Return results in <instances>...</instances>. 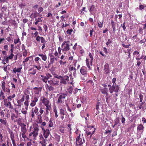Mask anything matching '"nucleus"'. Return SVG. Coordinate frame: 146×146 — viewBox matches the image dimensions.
Returning a JSON list of instances; mask_svg holds the SVG:
<instances>
[{"label": "nucleus", "mask_w": 146, "mask_h": 146, "mask_svg": "<svg viewBox=\"0 0 146 146\" xmlns=\"http://www.w3.org/2000/svg\"><path fill=\"white\" fill-rule=\"evenodd\" d=\"M146 41V39L145 38H144L142 40H140L139 43L141 44H142L143 43H145Z\"/></svg>", "instance_id": "obj_64"}, {"label": "nucleus", "mask_w": 146, "mask_h": 146, "mask_svg": "<svg viewBox=\"0 0 146 146\" xmlns=\"http://www.w3.org/2000/svg\"><path fill=\"white\" fill-rule=\"evenodd\" d=\"M38 56L40 57L44 61H46L47 60V56L45 53L38 54Z\"/></svg>", "instance_id": "obj_20"}, {"label": "nucleus", "mask_w": 146, "mask_h": 146, "mask_svg": "<svg viewBox=\"0 0 146 146\" xmlns=\"http://www.w3.org/2000/svg\"><path fill=\"white\" fill-rule=\"evenodd\" d=\"M5 111V110H3L1 111L0 112V116H1V117H4V115L5 114L4 111Z\"/></svg>", "instance_id": "obj_44"}, {"label": "nucleus", "mask_w": 146, "mask_h": 146, "mask_svg": "<svg viewBox=\"0 0 146 146\" xmlns=\"http://www.w3.org/2000/svg\"><path fill=\"white\" fill-rule=\"evenodd\" d=\"M81 74L84 77H87L88 74V71L86 67L82 66L80 69Z\"/></svg>", "instance_id": "obj_7"}, {"label": "nucleus", "mask_w": 146, "mask_h": 146, "mask_svg": "<svg viewBox=\"0 0 146 146\" xmlns=\"http://www.w3.org/2000/svg\"><path fill=\"white\" fill-rule=\"evenodd\" d=\"M42 16V15H40V14L37 12V11L35 12L34 13H33L31 15V17L32 18H35L39 16L41 17Z\"/></svg>", "instance_id": "obj_18"}, {"label": "nucleus", "mask_w": 146, "mask_h": 146, "mask_svg": "<svg viewBox=\"0 0 146 146\" xmlns=\"http://www.w3.org/2000/svg\"><path fill=\"white\" fill-rule=\"evenodd\" d=\"M69 70L70 71H74V72L73 73V75L74 76L76 74V68L74 67L73 66H70L69 67Z\"/></svg>", "instance_id": "obj_24"}, {"label": "nucleus", "mask_w": 146, "mask_h": 146, "mask_svg": "<svg viewBox=\"0 0 146 146\" xmlns=\"http://www.w3.org/2000/svg\"><path fill=\"white\" fill-rule=\"evenodd\" d=\"M17 117L18 116L16 115L15 114H12L11 117V119L14 122H15L17 121Z\"/></svg>", "instance_id": "obj_22"}, {"label": "nucleus", "mask_w": 146, "mask_h": 146, "mask_svg": "<svg viewBox=\"0 0 146 146\" xmlns=\"http://www.w3.org/2000/svg\"><path fill=\"white\" fill-rule=\"evenodd\" d=\"M69 40L64 41L61 45V50L64 52V53L66 54L64 52H67L70 49V45Z\"/></svg>", "instance_id": "obj_2"}, {"label": "nucleus", "mask_w": 146, "mask_h": 146, "mask_svg": "<svg viewBox=\"0 0 146 146\" xmlns=\"http://www.w3.org/2000/svg\"><path fill=\"white\" fill-rule=\"evenodd\" d=\"M86 65L88 68V70H91L92 68H91L90 66L89 65L90 61L88 59H86Z\"/></svg>", "instance_id": "obj_32"}, {"label": "nucleus", "mask_w": 146, "mask_h": 146, "mask_svg": "<svg viewBox=\"0 0 146 146\" xmlns=\"http://www.w3.org/2000/svg\"><path fill=\"white\" fill-rule=\"evenodd\" d=\"M24 105L25 106V109L26 110L28 109V107L29 105V102L28 101H25L24 103Z\"/></svg>", "instance_id": "obj_39"}, {"label": "nucleus", "mask_w": 146, "mask_h": 146, "mask_svg": "<svg viewBox=\"0 0 146 146\" xmlns=\"http://www.w3.org/2000/svg\"><path fill=\"white\" fill-rule=\"evenodd\" d=\"M110 92L111 93H112L113 92H117L119 89V87L118 85L113 84L111 86L110 84L108 85Z\"/></svg>", "instance_id": "obj_3"}, {"label": "nucleus", "mask_w": 146, "mask_h": 146, "mask_svg": "<svg viewBox=\"0 0 146 146\" xmlns=\"http://www.w3.org/2000/svg\"><path fill=\"white\" fill-rule=\"evenodd\" d=\"M15 94H13L12 96H10L7 97V99L8 100H12V99L15 97Z\"/></svg>", "instance_id": "obj_40"}, {"label": "nucleus", "mask_w": 146, "mask_h": 146, "mask_svg": "<svg viewBox=\"0 0 146 146\" xmlns=\"http://www.w3.org/2000/svg\"><path fill=\"white\" fill-rule=\"evenodd\" d=\"M67 90L68 93L70 94H72V92L73 88L72 86L69 87L68 89Z\"/></svg>", "instance_id": "obj_43"}, {"label": "nucleus", "mask_w": 146, "mask_h": 146, "mask_svg": "<svg viewBox=\"0 0 146 146\" xmlns=\"http://www.w3.org/2000/svg\"><path fill=\"white\" fill-rule=\"evenodd\" d=\"M41 77L42 78L41 80L44 82L46 83L48 80L50 78L52 77V75L49 73L46 74V76L41 75Z\"/></svg>", "instance_id": "obj_8"}, {"label": "nucleus", "mask_w": 146, "mask_h": 146, "mask_svg": "<svg viewBox=\"0 0 146 146\" xmlns=\"http://www.w3.org/2000/svg\"><path fill=\"white\" fill-rule=\"evenodd\" d=\"M89 56L91 58L90 59V64L92 65V62L93 59V56L92 55V54L91 53L89 52Z\"/></svg>", "instance_id": "obj_37"}, {"label": "nucleus", "mask_w": 146, "mask_h": 146, "mask_svg": "<svg viewBox=\"0 0 146 146\" xmlns=\"http://www.w3.org/2000/svg\"><path fill=\"white\" fill-rule=\"evenodd\" d=\"M27 146H37V143L36 142L32 140V139H29L27 138Z\"/></svg>", "instance_id": "obj_10"}, {"label": "nucleus", "mask_w": 146, "mask_h": 146, "mask_svg": "<svg viewBox=\"0 0 146 146\" xmlns=\"http://www.w3.org/2000/svg\"><path fill=\"white\" fill-rule=\"evenodd\" d=\"M42 129L43 132V135L45 138L46 139L50 133V131L47 129H45L44 128H42Z\"/></svg>", "instance_id": "obj_14"}, {"label": "nucleus", "mask_w": 146, "mask_h": 146, "mask_svg": "<svg viewBox=\"0 0 146 146\" xmlns=\"http://www.w3.org/2000/svg\"><path fill=\"white\" fill-rule=\"evenodd\" d=\"M43 10V9L41 7H40L38 10V11L39 13H41V12Z\"/></svg>", "instance_id": "obj_61"}, {"label": "nucleus", "mask_w": 146, "mask_h": 146, "mask_svg": "<svg viewBox=\"0 0 146 146\" xmlns=\"http://www.w3.org/2000/svg\"><path fill=\"white\" fill-rule=\"evenodd\" d=\"M30 58V56L27 57L23 61V64L24 65H25V64L26 62H27L29 61Z\"/></svg>", "instance_id": "obj_46"}, {"label": "nucleus", "mask_w": 146, "mask_h": 146, "mask_svg": "<svg viewBox=\"0 0 146 146\" xmlns=\"http://www.w3.org/2000/svg\"><path fill=\"white\" fill-rule=\"evenodd\" d=\"M23 51V56L25 57L27 56V50H25Z\"/></svg>", "instance_id": "obj_49"}, {"label": "nucleus", "mask_w": 146, "mask_h": 146, "mask_svg": "<svg viewBox=\"0 0 146 146\" xmlns=\"http://www.w3.org/2000/svg\"><path fill=\"white\" fill-rule=\"evenodd\" d=\"M60 113L61 115H64L65 114V110L62 108L60 110Z\"/></svg>", "instance_id": "obj_45"}, {"label": "nucleus", "mask_w": 146, "mask_h": 146, "mask_svg": "<svg viewBox=\"0 0 146 146\" xmlns=\"http://www.w3.org/2000/svg\"><path fill=\"white\" fill-rule=\"evenodd\" d=\"M137 60V66L138 67L141 64V62H142V60L141 61L140 60Z\"/></svg>", "instance_id": "obj_48"}, {"label": "nucleus", "mask_w": 146, "mask_h": 146, "mask_svg": "<svg viewBox=\"0 0 146 146\" xmlns=\"http://www.w3.org/2000/svg\"><path fill=\"white\" fill-rule=\"evenodd\" d=\"M101 91L103 94H107L108 90L107 88H104L101 89Z\"/></svg>", "instance_id": "obj_27"}, {"label": "nucleus", "mask_w": 146, "mask_h": 146, "mask_svg": "<svg viewBox=\"0 0 146 146\" xmlns=\"http://www.w3.org/2000/svg\"><path fill=\"white\" fill-rule=\"evenodd\" d=\"M73 29H68L66 31V33H67L68 35H70L72 33L73 31Z\"/></svg>", "instance_id": "obj_38"}, {"label": "nucleus", "mask_w": 146, "mask_h": 146, "mask_svg": "<svg viewBox=\"0 0 146 146\" xmlns=\"http://www.w3.org/2000/svg\"><path fill=\"white\" fill-rule=\"evenodd\" d=\"M38 98L39 96L36 95H35L32 98L31 102L30 104V106L31 107H33L35 105L36 103L38 101Z\"/></svg>", "instance_id": "obj_9"}, {"label": "nucleus", "mask_w": 146, "mask_h": 146, "mask_svg": "<svg viewBox=\"0 0 146 146\" xmlns=\"http://www.w3.org/2000/svg\"><path fill=\"white\" fill-rule=\"evenodd\" d=\"M0 121L4 127H8V123L6 120L3 119L1 118L0 119Z\"/></svg>", "instance_id": "obj_19"}, {"label": "nucleus", "mask_w": 146, "mask_h": 146, "mask_svg": "<svg viewBox=\"0 0 146 146\" xmlns=\"http://www.w3.org/2000/svg\"><path fill=\"white\" fill-rule=\"evenodd\" d=\"M146 7V5H140L139 6V9L140 10H142L145 7Z\"/></svg>", "instance_id": "obj_50"}, {"label": "nucleus", "mask_w": 146, "mask_h": 146, "mask_svg": "<svg viewBox=\"0 0 146 146\" xmlns=\"http://www.w3.org/2000/svg\"><path fill=\"white\" fill-rule=\"evenodd\" d=\"M40 40L41 42L42 43H45L46 42L44 38L42 36Z\"/></svg>", "instance_id": "obj_55"}, {"label": "nucleus", "mask_w": 146, "mask_h": 146, "mask_svg": "<svg viewBox=\"0 0 146 146\" xmlns=\"http://www.w3.org/2000/svg\"><path fill=\"white\" fill-rule=\"evenodd\" d=\"M53 111L54 113L55 117L56 118H57L58 117V115L57 111L56 108H54Z\"/></svg>", "instance_id": "obj_42"}, {"label": "nucleus", "mask_w": 146, "mask_h": 146, "mask_svg": "<svg viewBox=\"0 0 146 146\" xmlns=\"http://www.w3.org/2000/svg\"><path fill=\"white\" fill-rule=\"evenodd\" d=\"M4 100V104L5 105L7 104L9 101V100H8L7 99L5 98L3 100Z\"/></svg>", "instance_id": "obj_62"}, {"label": "nucleus", "mask_w": 146, "mask_h": 146, "mask_svg": "<svg viewBox=\"0 0 146 146\" xmlns=\"http://www.w3.org/2000/svg\"><path fill=\"white\" fill-rule=\"evenodd\" d=\"M7 58V55H5L3 58V60H2V63L4 64H6V63H8L9 62H7L6 61Z\"/></svg>", "instance_id": "obj_29"}, {"label": "nucleus", "mask_w": 146, "mask_h": 146, "mask_svg": "<svg viewBox=\"0 0 146 146\" xmlns=\"http://www.w3.org/2000/svg\"><path fill=\"white\" fill-rule=\"evenodd\" d=\"M43 27L44 29L45 32L46 33V31H47L48 30V26L47 25L44 24L43 25Z\"/></svg>", "instance_id": "obj_57"}, {"label": "nucleus", "mask_w": 146, "mask_h": 146, "mask_svg": "<svg viewBox=\"0 0 146 146\" xmlns=\"http://www.w3.org/2000/svg\"><path fill=\"white\" fill-rule=\"evenodd\" d=\"M40 113L39 115H38V116H40L44 112V110L42 108H40L39 111Z\"/></svg>", "instance_id": "obj_54"}, {"label": "nucleus", "mask_w": 146, "mask_h": 146, "mask_svg": "<svg viewBox=\"0 0 146 146\" xmlns=\"http://www.w3.org/2000/svg\"><path fill=\"white\" fill-rule=\"evenodd\" d=\"M83 139V141L81 138L80 135L79 134V135L76 138V142L77 146H82V144L84 142V140Z\"/></svg>", "instance_id": "obj_5"}, {"label": "nucleus", "mask_w": 146, "mask_h": 146, "mask_svg": "<svg viewBox=\"0 0 146 146\" xmlns=\"http://www.w3.org/2000/svg\"><path fill=\"white\" fill-rule=\"evenodd\" d=\"M21 113L25 115V117H26V114L27 113V111L26 110L23 109L21 110Z\"/></svg>", "instance_id": "obj_51"}, {"label": "nucleus", "mask_w": 146, "mask_h": 146, "mask_svg": "<svg viewBox=\"0 0 146 146\" xmlns=\"http://www.w3.org/2000/svg\"><path fill=\"white\" fill-rule=\"evenodd\" d=\"M8 103L9 105V108L12 110L13 109V107L11 105V103L10 101L8 102Z\"/></svg>", "instance_id": "obj_58"}, {"label": "nucleus", "mask_w": 146, "mask_h": 146, "mask_svg": "<svg viewBox=\"0 0 146 146\" xmlns=\"http://www.w3.org/2000/svg\"><path fill=\"white\" fill-rule=\"evenodd\" d=\"M14 43L16 44H17L18 42H19L21 43V42L20 41V39L19 38H18L17 39H14Z\"/></svg>", "instance_id": "obj_53"}, {"label": "nucleus", "mask_w": 146, "mask_h": 146, "mask_svg": "<svg viewBox=\"0 0 146 146\" xmlns=\"http://www.w3.org/2000/svg\"><path fill=\"white\" fill-rule=\"evenodd\" d=\"M67 96V94L64 92L60 93L57 94L56 96V104L61 106L63 105Z\"/></svg>", "instance_id": "obj_1"}, {"label": "nucleus", "mask_w": 146, "mask_h": 146, "mask_svg": "<svg viewBox=\"0 0 146 146\" xmlns=\"http://www.w3.org/2000/svg\"><path fill=\"white\" fill-rule=\"evenodd\" d=\"M33 70V72H30L29 73L30 74L34 75L36 74V69H34L33 68H32L29 70Z\"/></svg>", "instance_id": "obj_35"}, {"label": "nucleus", "mask_w": 146, "mask_h": 146, "mask_svg": "<svg viewBox=\"0 0 146 146\" xmlns=\"http://www.w3.org/2000/svg\"><path fill=\"white\" fill-rule=\"evenodd\" d=\"M103 21H102V22H100V21H98V27L100 28H101L103 26Z\"/></svg>", "instance_id": "obj_36"}, {"label": "nucleus", "mask_w": 146, "mask_h": 146, "mask_svg": "<svg viewBox=\"0 0 146 146\" xmlns=\"http://www.w3.org/2000/svg\"><path fill=\"white\" fill-rule=\"evenodd\" d=\"M50 56V64H53L55 62V57L52 54L49 55Z\"/></svg>", "instance_id": "obj_23"}, {"label": "nucleus", "mask_w": 146, "mask_h": 146, "mask_svg": "<svg viewBox=\"0 0 146 146\" xmlns=\"http://www.w3.org/2000/svg\"><path fill=\"white\" fill-rule=\"evenodd\" d=\"M112 40L110 39H108V41L106 43V44L107 46H108L109 44H111L112 43Z\"/></svg>", "instance_id": "obj_56"}, {"label": "nucleus", "mask_w": 146, "mask_h": 146, "mask_svg": "<svg viewBox=\"0 0 146 146\" xmlns=\"http://www.w3.org/2000/svg\"><path fill=\"white\" fill-rule=\"evenodd\" d=\"M103 70L104 74H107L110 73V70L109 68V65L108 63L105 64Z\"/></svg>", "instance_id": "obj_13"}, {"label": "nucleus", "mask_w": 146, "mask_h": 146, "mask_svg": "<svg viewBox=\"0 0 146 146\" xmlns=\"http://www.w3.org/2000/svg\"><path fill=\"white\" fill-rule=\"evenodd\" d=\"M38 109L36 106L34 108H32L31 110V111H33L36 115H38Z\"/></svg>", "instance_id": "obj_26"}, {"label": "nucleus", "mask_w": 146, "mask_h": 146, "mask_svg": "<svg viewBox=\"0 0 146 146\" xmlns=\"http://www.w3.org/2000/svg\"><path fill=\"white\" fill-rule=\"evenodd\" d=\"M95 9V6L94 5H92L90 9H89V11L90 12L93 11Z\"/></svg>", "instance_id": "obj_52"}, {"label": "nucleus", "mask_w": 146, "mask_h": 146, "mask_svg": "<svg viewBox=\"0 0 146 146\" xmlns=\"http://www.w3.org/2000/svg\"><path fill=\"white\" fill-rule=\"evenodd\" d=\"M48 82L49 85L53 86H57L59 85V81L57 79L52 78V80L48 81Z\"/></svg>", "instance_id": "obj_6"}, {"label": "nucleus", "mask_w": 146, "mask_h": 146, "mask_svg": "<svg viewBox=\"0 0 146 146\" xmlns=\"http://www.w3.org/2000/svg\"><path fill=\"white\" fill-rule=\"evenodd\" d=\"M111 24L113 29V31L114 33L116 30V28L117 23H115L113 20H111Z\"/></svg>", "instance_id": "obj_21"}, {"label": "nucleus", "mask_w": 146, "mask_h": 146, "mask_svg": "<svg viewBox=\"0 0 146 146\" xmlns=\"http://www.w3.org/2000/svg\"><path fill=\"white\" fill-rule=\"evenodd\" d=\"M33 90H34V94L35 95L39 94L42 90V87H35L33 88Z\"/></svg>", "instance_id": "obj_15"}, {"label": "nucleus", "mask_w": 146, "mask_h": 146, "mask_svg": "<svg viewBox=\"0 0 146 146\" xmlns=\"http://www.w3.org/2000/svg\"><path fill=\"white\" fill-rule=\"evenodd\" d=\"M141 103H139V105L137 106V108H138V110H140L142 108V106L145 103V102H140Z\"/></svg>", "instance_id": "obj_34"}, {"label": "nucleus", "mask_w": 146, "mask_h": 146, "mask_svg": "<svg viewBox=\"0 0 146 146\" xmlns=\"http://www.w3.org/2000/svg\"><path fill=\"white\" fill-rule=\"evenodd\" d=\"M48 126L50 127H52L53 126V122L52 119L51 118L48 123Z\"/></svg>", "instance_id": "obj_31"}, {"label": "nucleus", "mask_w": 146, "mask_h": 146, "mask_svg": "<svg viewBox=\"0 0 146 146\" xmlns=\"http://www.w3.org/2000/svg\"><path fill=\"white\" fill-rule=\"evenodd\" d=\"M51 109V107L50 105L46 106L45 108V110L44 113V114L45 115H48L49 111H50Z\"/></svg>", "instance_id": "obj_17"}, {"label": "nucleus", "mask_w": 146, "mask_h": 146, "mask_svg": "<svg viewBox=\"0 0 146 146\" xmlns=\"http://www.w3.org/2000/svg\"><path fill=\"white\" fill-rule=\"evenodd\" d=\"M28 92L29 90H26L25 91V92H24L25 94L26 95V96H25V100L26 101H29V94H27L26 93V92Z\"/></svg>", "instance_id": "obj_33"}, {"label": "nucleus", "mask_w": 146, "mask_h": 146, "mask_svg": "<svg viewBox=\"0 0 146 146\" xmlns=\"http://www.w3.org/2000/svg\"><path fill=\"white\" fill-rule=\"evenodd\" d=\"M5 94L2 90H1L0 93V100H3L5 99Z\"/></svg>", "instance_id": "obj_28"}, {"label": "nucleus", "mask_w": 146, "mask_h": 146, "mask_svg": "<svg viewBox=\"0 0 146 146\" xmlns=\"http://www.w3.org/2000/svg\"><path fill=\"white\" fill-rule=\"evenodd\" d=\"M39 137L40 141L39 143L41 144V146H46V139H44L42 135H40Z\"/></svg>", "instance_id": "obj_11"}, {"label": "nucleus", "mask_w": 146, "mask_h": 146, "mask_svg": "<svg viewBox=\"0 0 146 146\" xmlns=\"http://www.w3.org/2000/svg\"><path fill=\"white\" fill-rule=\"evenodd\" d=\"M35 20L36 21V22H35V25H37L39 22H42V20L40 18H35Z\"/></svg>", "instance_id": "obj_30"}, {"label": "nucleus", "mask_w": 146, "mask_h": 146, "mask_svg": "<svg viewBox=\"0 0 146 146\" xmlns=\"http://www.w3.org/2000/svg\"><path fill=\"white\" fill-rule=\"evenodd\" d=\"M42 102L45 106L50 105L49 104L50 103V101L48 99L45 97L43 98Z\"/></svg>", "instance_id": "obj_16"}, {"label": "nucleus", "mask_w": 146, "mask_h": 146, "mask_svg": "<svg viewBox=\"0 0 146 146\" xmlns=\"http://www.w3.org/2000/svg\"><path fill=\"white\" fill-rule=\"evenodd\" d=\"M69 77L68 76L65 75L63 76L61 80L60 81V83L65 85H66L67 82L69 81Z\"/></svg>", "instance_id": "obj_12"}, {"label": "nucleus", "mask_w": 146, "mask_h": 146, "mask_svg": "<svg viewBox=\"0 0 146 146\" xmlns=\"http://www.w3.org/2000/svg\"><path fill=\"white\" fill-rule=\"evenodd\" d=\"M59 63L60 65H64L66 63V61H63L62 60L59 61Z\"/></svg>", "instance_id": "obj_59"}, {"label": "nucleus", "mask_w": 146, "mask_h": 146, "mask_svg": "<svg viewBox=\"0 0 146 146\" xmlns=\"http://www.w3.org/2000/svg\"><path fill=\"white\" fill-rule=\"evenodd\" d=\"M52 86H53L48 85L47 84H46V88L49 91H53L54 90V88Z\"/></svg>", "instance_id": "obj_25"}, {"label": "nucleus", "mask_w": 146, "mask_h": 146, "mask_svg": "<svg viewBox=\"0 0 146 146\" xmlns=\"http://www.w3.org/2000/svg\"><path fill=\"white\" fill-rule=\"evenodd\" d=\"M125 22H124L123 24H121V27L123 28V30L124 31H125V29H126V27L125 26Z\"/></svg>", "instance_id": "obj_60"}, {"label": "nucleus", "mask_w": 146, "mask_h": 146, "mask_svg": "<svg viewBox=\"0 0 146 146\" xmlns=\"http://www.w3.org/2000/svg\"><path fill=\"white\" fill-rule=\"evenodd\" d=\"M38 128H34V130L29 134V136L31 138L35 139L38 135Z\"/></svg>", "instance_id": "obj_4"}, {"label": "nucleus", "mask_w": 146, "mask_h": 146, "mask_svg": "<svg viewBox=\"0 0 146 146\" xmlns=\"http://www.w3.org/2000/svg\"><path fill=\"white\" fill-rule=\"evenodd\" d=\"M87 83L89 84L90 86H93L94 85V83L92 80H90L88 81Z\"/></svg>", "instance_id": "obj_47"}, {"label": "nucleus", "mask_w": 146, "mask_h": 146, "mask_svg": "<svg viewBox=\"0 0 146 146\" xmlns=\"http://www.w3.org/2000/svg\"><path fill=\"white\" fill-rule=\"evenodd\" d=\"M139 96L140 99V102H143V96L141 93H140L139 94Z\"/></svg>", "instance_id": "obj_41"}, {"label": "nucleus", "mask_w": 146, "mask_h": 146, "mask_svg": "<svg viewBox=\"0 0 146 146\" xmlns=\"http://www.w3.org/2000/svg\"><path fill=\"white\" fill-rule=\"evenodd\" d=\"M139 54V52L137 51H134L133 52V55H138Z\"/></svg>", "instance_id": "obj_63"}]
</instances>
